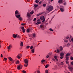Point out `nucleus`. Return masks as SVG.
Here are the masks:
<instances>
[{
  "instance_id": "nucleus-1",
  "label": "nucleus",
  "mask_w": 73,
  "mask_h": 73,
  "mask_svg": "<svg viewBox=\"0 0 73 73\" xmlns=\"http://www.w3.org/2000/svg\"><path fill=\"white\" fill-rule=\"evenodd\" d=\"M15 16L17 18L19 19L20 21H23V18L21 17H20V13L18 12V10H17L15 12Z\"/></svg>"
},
{
  "instance_id": "nucleus-2",
  "label": "nucleus",
  "mask_w": 73,
  "mask_h": 73,
  "mask_svg": "<svg viewBox=\"0 0 73 73\" xmlns=\"http://www.w3.org/2000/svg\"><path fill=\"white\" fill-rule=\"evenodd\" d=\"M53 9V6L51 5L48 6L46 8V10L47 11H48V12H50V11H52Z\"/></svg>"
},
{
  "instance_id": "nucleus-3",
  "label": "nucleus",
  "mask_w": 73,
  "mask_h": 73,
  "mask_svg": "<svg viewBox=\"0 0 73 73\" xmlns=\"http://www.w3.org/2000/svg\"><path fill=\"white\" fill-rule=\"evenodd\" d=\"M40 20H43L42 21V23H44L45 22V18H44V16H41L40 17Z\"/></svg>"
},
{
  "instance_id": "nucleus-4",
  "label": "nucleus",
  "mask_w": 73,
  "mask_h": 73,
  "mask_svg": "<svg viewBox=\"0 0 73 73\" xmlns=\"http://www.w3.org/2000/svg\"><path fill=\"white\" fill-rule=\"evenodd\" d=\"M23 68V65L21 64H20V65H18L17 66V69L19 70H20V69H21L22 68Z\"/></svg>"
},
{
  "instance_id": "nucleus-5",
  "label": "nucleus",
  "mask_w": 73,
  "mask_h": 73,
  "mask_svg": "<svg viewBox=\"0 0 73 73\" xmlns=\"http://www.w3.org/2000/svg\"><path fill=\"white\" fill-rule=\"evenodd\" d=\"M22 57V55L21 54H19L17 55V58L19 59H20L21 57Z\"/></svg>"
},
{
  "instance_id": "nucleus-6",
  "label": "nucleus",
  "mask_w": 73,
  "mask_h": 73,
  "mask_svg": "<svg viewBox=\"0 0 73 73\" xmlns=\"http://www.w3.org/2000/svg\"><path fill=\"white\" fill-rule=\"evenodd\" d=\"M28 61H29V60L27 59H25L24 60V62L26 64H28Z\"/></svg>"
},
{
  "instance_id": "nucleus-7",
  "label": "nucleus",
  "mask_w": 73,
  "mask_h": 73,
  "mask_svg": "<svg viewBox=\"0 0 73 73\" xmlns=\"http://www.w3.org/2000/svg\"><path fill=\"white\" fill-rule=\"evenodd\" d=\"M11 48H12V44H10L9 46H7L8 49H10Z\"/></svg>"
},
{
  "instance_id": "nucleus-8",
  "label": "nucleus",
  "mask_w": 73,
  "mask_h": 73,
  "mask_svg": "<svg viewBox=\"0 0 73 73\" xmlns=\"http://www.w3.org/2000/svg\"><path fill=\"white\" fill-rule=\"evenodd\" d=\"M17 35H16L15 34H13V37H14V38H16L17 37Z\"/></svg>"
},
{
  "instance_id": "nucleus-9",
  "label": "nucleus",
  "mask_w": 73,
  "mask_h": 73,
  "mask_svg": "<svg viewBox=\"0 0 73 73\" xmlns=\"http://www.w3.org/2000/svg\"><path fill=\"white\" fill-rule=\"evenodd\" d=\"M8 58L9 60V61H13V59L11 57H9Z\"/></svg>"
},
{
  "instance_id": "nucleus-10",
  "label": "nucleus",
  "mask_w": 73,
  "mask_h": 73,
  "mask_svg": "<svg viewBox=\"0 0 73 73\" xmlns=\"http://www.w3.org/2000/svg\"><path fill=\"white\" fill-rule=\"evenodd\" d=\"M27 16H28L29 17H31V14H30V13H29L28 12L27 14Z\"/></svg>"
},
{
  "instance_id": "nucleus-11",
  "label": "nucleus",
  "mask_w": 73,
  "mask_h": 73,
  "mask_svg": "<svg viewBox=\"0 0 73 73\" xmlns=\"http://www.w3.org/2000/svg\"><path fill=\"white\" fill-rule=\"evenodd\" d=\"M60 56H64V53L63 52H61L60 53Z\"/></svg>"
},
{
  "instance_id": "nucleus-12",
  "label": "nucleus",
  "mask_w": 73,
  "mask_h": 73,
  "mask_svg": "<svg viewBox=\"0 0 73 73\" xmlns=\"http://www.w3.org/2000/svg\"><path fill=\"white\" fill-rule=\"evenodd\" d=\"M56 51V50H55V52H56V53H60V50L59 49H57Z\"/></svg>"
},
{
  "instance_id": "nucleus-13",
  "label": "nucleus",
  "mask_w": 73,
  "mask_h": 73,
  "mask_svg": "<svg viewBox=\"0 0 73 73\" xmlns=\"http://www.w3.org/2000/svg\"><path fill=\"white\" fill-rule=\"evenodd\" d=\"M60 10L61 11V12H64V9L62 8H60Z\"/></svg>"
},
{
  "instance_id": "nucleus-14",
  "label": "nucleus",
  "mask_w": 73,
  "mask_h": 73,
  "mask_svg": "<svg viewBox=\"0 0 73 73\" xmlns=\"http://www.w3.org/2000/svg\"><path fill=\"white\" fill-rule=\"evenodd\" d=\"M54 58L55 59V60H56V61H58V59H57V56H54Z\"/></svg>"
},
{
  "instance_id": "nucleus-15",
  "label": "nucleus",
  "mask_w": 73,
  "mask_h": 73,
  "mask_svg": "<svg viewBox=\"0 0 73 73\" xmlns=\"http://www.w3.org/2000/svg\"><path fill=\"white\" fill-rule=\"evenodd\" d=\"M60 51H61L63 50V47L62 46H60Z\"/></svg>"
},
{
  "instance_id": "nucleus-16",
  "label": "nucleus",
  "mask_w": 73,
  "mask_h": 73,
  "mask_svg": "<svg viewBox=\"0 0 73 73\" xmlns=\"http://www.w3.org/2000/svg\"><path fill=\"white\" fill-rule=\"evenodd\" d=\"M62 2V0H59L58 3L59 4H61V3Z\"/></svg>"
},
{
  "instance_id": "nucleus-17",
  "label": "nucleus",
  "mask_w": 73,
  "mask_h": 73,
  "mask_svg": "<svg viewBox=\"0 0 73 73\" xmlns=\"http://www.w3.org/2000/svg\"><path fill=\"white\" fill-rule=\"evenodd\" d=\"M70 46V44L69 43L67 45H65L66 47H68V46Z\"/></svg>"
},
{
  "instance_id": "nucleus-18",
  "label": "nucleus",
  "mask_w": 73,
  "mask_h": 73,
  "mask_svg": "<svg viewBox=\"0 0 73 73\" xmlns=\"http://www.w3.org/2000/svg\"><path fill=\"white\" fill-rule=\"evenodd\" d=\"M33 37H35L36 36V34L35 33H33Z\"/></svg>"
},
{
  "instance_id": "nucleus-19",
  "label": "nucleus",
  "mask_w": 73,
  "mask_h": 73,
  "mask_svg": "<svg viewBox=\"0 0 73 73\" xmlns=\"http://www.w3.org/2000/svg\"><path fill=\"white\" fill-rule=\"evenodd\" d=\"M36 72L37 73H40V69H38L37 70Z\"/></svg>"
},
{
  "instance_id": "nucleus-20",
  "label": "nucleus",
  "mask_w": 73,
  "mask_h": 73,
  "mask_svg": "<svg viewBox=\"0 0 73 73\" xmlns=\"http://www.w3.org/2000/svg\"><path fill=\"white\" fill-rule=\"evenodd\" d=\"M31 52H32V53H33L35 52V48L31 50Z\"/></svg>"
},
{
  "instance_id": "nucleus-21",
  "label": "nucleus",
  "mask_w": 73,
  "mask_h": 73,
  "mask_svg": "<svg viewBox=\"0 0 73 73\" xmlns=\"http://www.w3.org/2000/svg\"><path fill=\"white\" fill-rule=\"evenodd\" d=\"M38 5H36V4H35L34 5V7L35 8H37V7H38Z\"/></svg>"
},
{
  "instance_id": "nucleus-22",
  "label": "nucleus",
  "mask_w": 73,
  "mask_h": 73,
  "mask_svg": "<svg viewBox=\"0 0 73 73\" xmlns=\"http://www.w3.org/2000/svg\"><path fill=\"white\" fill-rule=\"evenodd\" d=\"M20 46H23V42H21Z\"/></svg>"
},
{
  "instance_id": "nucleus-23",
  "label": "nucleus",
  "mask_w": 73,
  "mask_h": 73,
  "mask_svg": "<svg viewBox=\"0 0 73 73\" xmlns=\"http://www.w3.org/2000/svg\"><path fill=\"white\" fill-rule=\"evenodd\" d=\"M40 23H41V22H37L36 24H37V25H38V24H40Z\"/></svg>"
},
{
  "instance_id": "nucleus-24",
  "label": "nucleus",
  "mask_w": 73,
  "mask_h": 73,
  "mask_svg": "<svg viewBox=\"0 0 73 73\" xmlns=\"http://www.w3.org/2000/svg\"><path fill=\"white\" fill-rule=\"evenodd\" d=\"M70 53H67L66 54V57H67V56H70Z\"/></svg>"
},
{
  "instance_id": "nucleus-25",
  "label": "nucleus",
  "mask_w": 73,
  "mask_h": 73,
  "mask_svg": "<svg viewBox=\"0 0 73 73\" xmlns=\"http://www.w3.org/2000/svg\"><path fill=\"white\" fill-rule=\"evenodd\" d=\"M60 65H64V63L63 62H61L60 63Z\"/></svg>"
},
{
  "instance_id": "nucleus-26",
  "label": "nucleus",
  "mask_w": 73,
  "mask_h": 73,
  "mask_svg": "<svg viewBox=\"0 0 73 73\" xmlns=\"http://www.w3.org/2000/svg\"><path fill=\"white\" fill-rule=\"evenodd\" d=\"M49 66V64H47L45 66V67L46 68H47Z\"/></svg>"
},
{
  "instance_id": "nucleus-27",
  "label": "nucleus",
  "mask_w": 73,
  "mask_h": 73,
  "mask_svg": "<svg viewBox=\"0 0 73 73\" xmlns=\"http://www.w3.org/2000/svg\"><path fill=\"white\" fill-rule=\"evenodd\" d=\"M44 27V25H41L40 26V27L41 28H43Z\"/></svg>"
},
{
  "instance_id": "nucleus-28",
  "label": "nucleus",
  "mask_w": 73,
  "mask_h": 73,
  "mask_svg": "<svg viewBox=\"0 0 73 73\" xmlns=\"http://www.w3.org/2000/svg\"><path fill=\"white\" fill-rule=\"evenodd\" d=\"M66 60H67V61H68L69 60V57H68V56H66Z\"/></svg>"
},
{
  "instance_id": "nucleus-29",
  "label": "nucleus",
  "mask_w": 73,
  "mask_h": 73,
  "mask_svg": "<svg viewBox=\"0 0 73 73\" xmlns=\"http://www.w3.org/2000/svg\"><path fill=\"white\" fill-rule=\"evenodd\" d=\"M39 1H38V0H36L35 1V2L36 3H39Z\"/></svg>"
},
{
  "instance_id": "nucleus-30",
  "label": "nucleus",
  "mask_w": 73,
  "mask_h": 73,
  "mask_svg": "<svg viewBox=\"0 0 73 73\" xmlns=\"http://www.w3.org/2000/svg\"><path fill=\"white\" fill-rule=\"evenodd\" d=\"M34 13V12H33V11H32L30 12V14H31V15H33V14Z\"/></svg>"
},
{
  "instance_id": "nucleus-31",
  "label": "nucleus",
  "mask_w": 73,
  "mask_h": 73,
  "mask_svg": "<svg viewBox=\"0 0 73 73\" xmlns=\"http://www.w3.org/2000/svg\"><path fill=\"white\" fill-rule=\"evenodd\" d=\"M45 62V60L42 59L41 60V62L42 63V62Z\"/></svg>"
},
{
  "instance_id": "nucleus-32",
  "label": "nucleus",
  "mask_w": 73,
  "mask_h": 73,
  "mask_svg": "<svg viewBox=\"0 0 73 73\" xmlns=\"http://www.w3.org/2000/svg\"><path fill=\"white\" fill-rule=\"evenodd\" d=\"M29 48H30V46H26V48L27 49H29Z\"/></svg>"
},
{
  "instance_id": "nucleus-33",
  "label": "nucleus",
  "mask_w": 73,
  "mask_h": 73,
  "mask_svg": "<svg viewBox=\"0 0 73 73\" xmlns=\"http://www.w3.org/2000/svg\"><path fill=\"white\" fill-rule=\"evenodd\" d=\"M19 61L18 60L16 62V64H19Z\"/></svg>"
},
{
  "instance_id": "nucleus-34",
  "label": "nucleus",
  "mask_w": 73,
  "mask_h": 73,
  "mask_svg": "<svg viewBox=\"0 0 73 73\" xmlns=\"http://www.w3.org/2000/svg\"><path fill=\"white\" fill-rule=\"evenodd\" d=\"M28 64H25L24 65V66H25V67H27V66H28Z\"/></svg>"
},
{
  "instance_id": "nucleus-35",
  "label": "nucleus",
  "mask_w": 73,
  "mask_h": 73,
  "mask_svg": "<svg viewBox=\"0 0 73 73\" xmlns=\"http://www.w3.org/2000/svg\"><path fill=\"white\" fill-rule=\"evenodd\" d=\"M45 72L46 73H48V71L47 70H45Z\"/></svg>"
},
{
  "instance_id": "nucleus-36",
  "label": "nucleus",
  "mask_w": 73,
  "mask_h": 73,
  "mask_svg": "<svg viewBox=\"0 0 73 73\" xmlns=\"http://www.w3.org/2000/svg\"><path fill=\"white\" fill-rule=\"evenodd\" d=\"M48 54L49 55V56H50L51 55H52V52H50L48 53Z\"/></svg>"
},
{
  "instance_id": "nucleus-37",
  "label": "nucleus",
  "mask_w": 73,
  "mask_h": 73,
  "mask_svg": "<svg viewBox=\"0 0 73 73\" xmlns=\"http://www.w3.org/2000/svg\"><path fill=\"white\" fill-rule=\"evenodd\" d=\"M70 59V60H73V57H72V56H71Z\"/></svg>"
},
{
  "instance_id": "nucleus-38",
  "label": "nucleus",
  "mask_w": 73,
  "mask_h": 73,
  "mask_svg": "<svg viewBox=\"0 0 73 73\" xmlns=\"http://www.w3.org/2000/svg\"><path fill=\"white\" fill-rule=\"evenodd\" d=\"M49 30L51 32H53V30L52 29V28H50V29H49Z\"/></svg>"
},
{
  "instance_id": "nucleus-39",
  "label": "nucleus",
  "mask_w": 73,
  "mask_h": 73,
  "mask_svg": "<svg viewBox=\"0 0 73 73\" xmlns=\"http://www.w3.org/2000/svg\"><path fill=\"white\" fill-rule=\"evenodd\" d=\"M22 72L23 73H26V71L24 70H23Z\"/></svg>"
},
{
  "instance_id": "nucleus-40",
  "label": "nucleus",
  "mask_w": 73,
  "mask_h": 73,
  "mask_svg": "<svg viewBox=\"0 0 73 73\" xmlns=\"http://www.w3.org/2000/svg\"><path fill=\"white\" fill-rule=\"evenodd\" d=\"M60 59H62V58H64V56H61L60 57Z\"/></svg>"
},
{
  "instance_id": "nucleus-41",
  "label": "nucleus",
  "mask_w": 73,
  "mask_h": 73,
  "mask_svg": "<svg viewBox=\"0 0 73 73\" xmlns=\"http://www.w3.org/2000/svg\"><path fill=\"white\" fill-rule=\"evenodd\" d=\"M23 31L22 32H23V33H25V29H24L23 30H22Z\"/></svg>"
},
{
  "instance_id": "nucleus-42",
  "label": "nucleus",
  "mask_w": 73,
  "mask_h": 73,
  "mask_svg": "<svg viewBox=\"0 0 73 73\" xmlns=\"http://www.w3.org/2000/svg\"><path fill=\"white\" fill-rule=\"evenodd\" d=\"M35 20H36V18H35L33 21H35Z\"/></svg>"
},
{
  "instance_id": "nucleus-43",
  "label": "nucleus",
  "mask_w": 73,
  "mask_h": 73,
  "mask_svg": "<svg viewBox=\"0 0 73 73\" xmlns=\"http://www.w3.org/2000/svg\"><path fill=\"white\" fill-rule=\"evenodd\" d=\"M69 36H67V37H66V39H68L69 38Z\"/></svg>"
},
{
  "instance_id": "nucleus-44",
  "label": "nucleus",
  "mask_w": 73,
  "mask_h": 73,
  "mask_svg": "<svg viewBox=\"0 0 73 73\" xmlns=\"http://www.w3.org/2000/svg\"><path fill=\"white\" fill-rule=\"evenodd\" d=\"M71 41L72 42V44H73V38H72L71 39Z\"/></svg>"
},
{
  "instance_id": "nucleus-45",
  "label": "nucleus",
  "mask_w": 73,
  "mask_h": 73,
  "mask_svg": "<svg viewBox=\"0 0 73 73\" xmlns=\"http://www.w3.org/2000/svg\"><path fill=\"white\" fill-rule=\"evenodd\" d=\"M29 29H27V32H28V33H29Z\"/></svg>"
},
{
  "instance_id": "nucleus-46",
  "label": "nucleus",
  "mask_w": 73,
  "mask_h": 73,
  "mask_svg": "<svg viewBox=\"0 0 73 73\" xmlns=\"http://www.w3.org/2000/svg\"><path fill=\"white\" fill-rule=\"evenodd\" d=\"M4 60H5V61H6V60H7V58H4Z\"/></svg>"
},
{
  "instance_id": "nucleus-47",
  "label": "nucleus",
  "mask_w": 73,
  "mask_h": 73,
  "mask_svg": "<svg viewBox=\"0 0 73 73\" xmlns=\"http://www.w3.org/2000/svg\"><path fill=\"white\" fill-rule=\"evenodd\" d=\"M21 29H22V30H23V29H24V27H21Z\"/></svg>"
},
{
  "instance_id": "nucleus-48",
  "label": "nucleus",
  "mask_w": 73,
  "mask_h": 73,
  "mask_svg": "<svg viewBox=\"0 0 73 73\" xmlns=\"http://www.w3.org/2000/svg\"><path fill=\"white\" fill-rule=\"evenodd\" d=\"M43 6L44 7H46V4H44L43 5Z\"/></svg>"
},
{
  "instance_id": "nucleus-49",
  "label": "nucleus",
  "mask_w": 73,
  "mask_h": 73,
  "mask_svg": "<svg viewBox=\"0 0 73 73\" xmlns=\"http://www.w3.org/2000/svg\"><path fill=\"white\" fill-rule=\"evenodd\" d=\"M17 37L18 38H21V37H20V36L18 35L17 36Z\"/></svg>"
},
{
  "instance_id": "nucleus-50",
  "label": "nucleus",
  "mask_w": 73,
  "mask_h": 73,
  "mask_svg": "<svg viewBox=\"0 0 73 73\" xmlns=\"http://www.w3.org/2000/svg\"><path fill=\"white\" fill-rule=\"evenodd\" d=\"M64 41L66 42H68V40H64Z\"/></svg>"
},
{
  "instance_id": "nucleus-51",
  "label": "nucleus",
  "mask_w": 73,
  "mask_h": 73,
  "mask_svg": "<svg viewBox=\"0 0 73 73\" xmlns=\"http://www.w3.org/2000/svg\"><path fill=\"white\" fill-rule=\"evenodd\" d=\"M66 64H68V63H69V62L68 61H66Z\"/></svg>"
},
{
  "instance_id": "nucleus-52",
  "label": "nucleus",
  "mask_w": 73,
  "mask_h": 73,
  "mask_svg": "<svg viewBox=\"0 0 73 73\" xmlns=\"http://www.w3.org/2000/svg\"><path fill=\"white\" fill-rule=\"evenodd\" d=\"M32 48H33V46H31L30 47V49H32Z\"/></svg>"
},
{
  "instance_id": "nucleus-53",
  "label": "nucleus",
  "mask_w": 73,
  "mask_h": 73,
  "mask_svg": "<svg viewBox=\"0 0 73 73\" xmlns=\"http://www.w3.org/2000/svg\"><path fill=\"white\" fill-rule=\"evenodd\" d=\"M49 56V55L48 54L47 55V56H46V57L47 58H48Z\"/></svg>"
},
{
  "instance_id": "nucleus-54",
  "label": "nucleus",
  "mask_w": 73,
  "mask_h": 73,
  "mask_svg": "<svg viewBox=\"0 0 73 73\" xmlns=\"http://www.w3.org/2000/svg\"><path fill=\"white\" fill-rule=\"evenodd\" d=\"M37 22H40V19H38V20H37Z\"/></svg>"
},
{
  "instance_id": "nucleus-55",
  "label": "nucleus",
  "mask_w": 73,
  "mask_h": 73,
  "mask_svg": "<svg viewBox=\"0 0 73 73\" xmlns=\"http://www.w3.org/2000/svg\"><path fill=\"white\" fill-rule=\"evenodd\" d=\"M38 14L39 15H41L42 14V13H39Z\"/></svg>"
},
{
  "instance_id": "nucleus-56",
  "label": "nucleus",
  "mask_w": 73,
  "mask_h": 73,
  "mask_svg": "<svg viewBox=\"0 0 73 73\" xmlns=\"http://www.w3.org/2000/svg\"><path fill=\"white\" fill-rule=\"evenodd\" d=\"M38 14L39 15H41L42 14V13H39Z\"/></svg>"
},
{
  "instance_id": "nucleus-57",
  "label": "nucleus",
  "mask_w": 73,
  "mask_h": 73,
  "mask_svg": "<svg viewBox=\"0 0 73 73\" xmlns=\"http://www.w3.org/2000/svg\"><path fill=\"white\" fill-rule=\"evenodd\" d=\"M21 25H25V24H24V23H22V24H21Z\"/></svg>"
},
{
  "instance_id": "nucleus-58",
  "label": "nucleus",
  "mask_w": 73,
  "mask_h": 73,
  "mask_svg": "<svg viewBox=\"0 0 73 73\" xmlns=\"http://www.w3.org/2000/svg\"><path fill=\"white\" fill-rule=\"evenodd\" d=\"M42 1H40L39 3V4H41L42 3Z\"/></svg>"
},
{
  "instance_id": "nucleus-59",
  "label": "nucleus",
  "mask_w": 73,
  "mask_h": 73,
  "mask_svg": "<svg viewBox=\"0 0 73 73\" xmlns=\"http://www.w3.org/2000/svg\"><path fill=\"white\" fill-rule=\"evenodd\" d=\"M14 62H15V60H13V61H12V63H13Z\"/></svg>"
},
{
  "instance_id": "nucleus-60",
  "label": "nucleus",
  "mask_w": 73,
  "mask_h": 73,
  "mask_svg": "<svg viewBox=\"0 0 73 73\" xmlns=\"http://www.w3.org/2000/svg\"><path fill=\"white\" fill-rule=\"evenodd\" d=\"M66 2H65L64 3V5H66Z\"/></svg>"
},
{
  "instance_id": "nucleus-61",
  "label": "nucleus",
  "mask_w": 73,
  "mask_h": 73,
  "mask_svg": "<svg viewBox=\"0 0 73 73\" xmlns=\"http://www.w3.org/2000/svg\"><path fill=\"white\" fill-rule=\"evenodd\" d=\"M52 60L53 61H55V59H54V58L52 59Z\"/></svg>"
},
{
  "instance_id": "nucleus-62",
  "label": "nucleus",
  "mask_w": 73,
  "mask_h": 73,
  "mask_svg": "<svg viewBox=\"0 0 73 73\" xmlns=\"http://www.w3.org/2000/svg\"><path fill=\"white\" fill-rule=\"evenodd\" d=\"M1 57H3V54H1Z\"/></svg>"
},
{
  "instance_id": "nucleus-63",
  "label": "nucleus",
  "mask_w": 73,
  "mask_h": 73,
  "mask_svg": "<svg viewBox=\"0 0 73 73\" xmlns=\"http://www.w3.org/2000/svg\"><path fill=\"white\" fill-rule=\"evenodd\" d=\"M53 18H54V16L52 17V18H51V20H52V19H53Z\"/></svg>"
},
{
  "instance_id": "nucleus-64",
  "label": "nucleus",
  "mask_w": 73,
  "mask_h": 73,
  "mask_svg": "<svg viewBox=\"0 0 73 73\" xmlns=\"http://www.w3.org/2000/svg\"><path fill=\"white\" fill-rule=\"evenodd\" d=\"M71 64L72 65H73V62H71Z\"/></svg>"
}]
</instances>
